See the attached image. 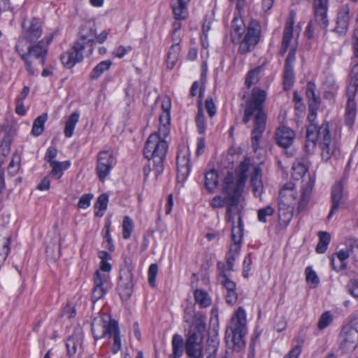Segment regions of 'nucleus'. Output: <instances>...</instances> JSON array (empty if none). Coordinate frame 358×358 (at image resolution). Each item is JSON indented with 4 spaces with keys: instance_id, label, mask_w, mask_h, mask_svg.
<instances>
[{
    "instance_id": "412c9836",
    "label": "nucleus",
    "mask_w": 358,
    "mask_h": 358,
    "mask_svg": "<svg viewBox=\"0 0 358 358\" xmlns=\"http://www.w3.org/2000/svg\"><path fill=\"white\" fill-rule=\"evenodd\" d=\"M343 189V185L341 182H337L332 187L331 194L332 206L328 215V219H331L333 215L338 210L341 201L345 196Z\"/></svg>"
},
{
    "instance_id": "69168bd1",
    "label": "nucleus",
    "mask_w": 358,
    "mask_h": 358,
    "mask_svg": "<svg viewBox=\"0 0 358 358\" xmlns=\"http://www.w3.org/2000/svg\"><path fill=\"white\" fill-rule=\"evenodd\" d=\"M296 50L294 48L289 50L285 62V67H293V64L296 59Z\"/></svg>"
},
{
    "instance_id": "e2e57ef3",
    "label": "nucleus",
    "mask_w": 358,
    "mask_h": 358,
    "mask_svg": "<svg viewBox=\"0 0 358 358\" xmlns=\"http://www.w3.org/2000/svg\"><path fill=\"white\" fill-rule=\"evenodd\" d=\"M110 222H108L106 224V226H105V228H106V233H105V235H104V238L106 240L107 243H108V245L106 246V248L110 250V251H113L114 250V245L113 243V240H112V238L110 236Z\"/></svg>"
},
{
    "instance_id": "09e8293b",
    "label": "nucleus",
    "mask_w": 358,
    "mask_h": 358,
    "mask_svg": "<svg viewBox=\"0 0 358 358\" xmlns=\"http://www.w3.org/2000/svg\"><path fill=\"white\" fill-rule=\"evenodd\" d=\"M134 222L129 216H124L122 222V236L124 239H129L134 230Z\"/></svg>"
},
{
    "instance_id": "f3484780",
    "label": "nucleus",
    "mask_w": 358,
    "mask_h": 358,
    "mask_svg": "<svg viewBox=\"0 0 358 358\" xmlns=\"http://www.w3.org/2000/svg\"><path fill=\"white\" fill-rule=\"evenodd\" d=\"M185 351L186 355L195 356L196 354L203 352V336L189 329L186 334L185 341Z\"/></svg>"
},
{
    "instance_id": "c756f323",
    "label": "nucleus",
    "mask_w": 358,
    "mask_h": 358,
    "mask_svg": "<svg viewBox=\"0 0 358 358\" xmlns=\"http://www.w3.org/2000/svg\"><path fill=\"white\" fill-rule=\"evenodd\" d=\"M50 165L52 167L50 173V176L59 179L62 176L64 171L70 167L71 163L69 161L52 162Z\"/></svg>"
},
{
    "instance_id": "bb28decb",
    "label": "nucleus",
    "mask_w": 358,
    "mask_h": 358,
    "mask_svg": "<svg viewBox=\"0 0 358 358\" xmlns=\"http://www.w3.org/2000/svg\"><path fill=\"white\" fill-rule=\"evenodd\" d=\"M294 207L278 203V218L282 224H287L292 219Z\"/></svg>"
},
{
    "instance_id": "58836bf2",
    "label": "nucleus",
    "mask_w": 358,
    "mask_h": 358,
    "mask_svg": "<svg viewBox=\"0 0 358 358\" xmlns=\"http://www.w3.org/2000/svg\"><path fill=\"white\" fill-rule=\"evenodd\" d=\"M195 301L201 307L206 308L211 305L212 301L209 294L201 289H196L194 292Z\"/></svg>"
},
{
    "instance_id": "de8ad7c7",
    "label": "nucleus",
    "mask_w": 358,
    "mask_h": 358,
    "mask_svg": "<svg viewBox=\"0 0 358 358\" xmlns=\"http://www.w3.org/2000/svg\"><path fill=\"white\" fill-rule=\"evenodd\" d=\"M294 79L293 67L284 66L283 85L286 90H290L292 87Z\"/></svg>"
},
{
    "instance_id": "39448f33",
    "label": "nucleus",
    "mask_w": 358,
    "mask_h": 358,
    "mask_svg": "<svg viewBox=\"0 0 358 358\" xmlns=\"http://www.w3.org/2000/svg\"><path fill=\"white\" fill-rule=\"evenodd\" d=\"M314 182V180L309 178L308 180L301 187L299 196L294 184L291 182L285 184L280 191L278 203L294 207L297 205V211L302 212L309 203Z\"/></svg>"
},
{
    "instance_id": "4be33fe9",
    "label": "nucleus",
    "mask_w": 358,
    "mask_h": 358,
    "mask_svg": "<svg viewBox=\"0 0 358 358\" xmlns=\"http://www.w3.org/2000/svg\"><path fill=\"white\" fill-rule=\"evenodd\" d=\"M262 171L259 165L253 167L250 176V184L255 196H262L264 191V185L262 180Z\"/></svg>"
},
{
    "instance_id": "72a5a7b5",
    "label": "nucleus",
    "mask_w": 358,
    "mask_h": 358,
    "mask_svg": "<svg viewBox=\"0 0 358 358\" xmlns=\"http://www.w3.org/2000/svg\"><path fill=\"white\" fill-rule=\"evenodd\" d=\"M10 236L5 234L0 235V264L3 263L7 258L10 252Z\"/></svg>"
},
{
    "instance_id": "dca6fc26",
    "label": "nucleus",
    "mask_w": 358,
    "mask_h": 358,
    "mask_svg": "<svg viewBox=\"0 0 358 358\" xmlns=\"http://www.w3.org/2000/svg\"><path fill=\"white\" fill-rule=\"evenodd\" d=\"M115 163V160L111 151L102 150L99 152L96 171L101 180H103L107 177Z\"/></svg>"
},
{
    "instance_id": "2eb2a0df",
    "label": "nucleus",
    "mask_w": 358,
    "mask_h": 358,
    "mask_svg": "<svg viewBox=\"0 0 358 358\" xmlns=\"http://www.w3.org/2000/svg\"><path fill=\"white\" fill-rule=\"evenodd\" d=\"M190 153L187 148L179 150L177 155V180L178 182H184L190 172Z\"/></svg>"
},
{
    "instance_id": "6e6d98bb",
    "label": "nucleus",
    "mask_w": 358,
    "mask_h": 358,
    "mask_svg": "<svg viewBox=\"0 0 358 358\" xmlns=\"http://www.w3.org/2000/svg\"><path fill=\"white\" fill-rule=\"evenodd\" d=\"M332 316L329 313V312H325L324 313L317 323L318 329L320 330H322L327 327L332 322Z\"/></svg>"
},
{
    "instance_id": "3c124183",
    "label": "nucleus",
    "mask_w": 358,
    "mask_h": 358,
    "mask_svg": "<svg viewBox=\"0 0 358 358\" xmlns=\"http://www.w3.org/2000/svg\"><path fill=\"white\" fill-rule=\"evenodd\" d=\"M306 282L311 287H315L320 282V280L310 266H308L305 270Z\"/></svg>"
},
{
    "instance_id": "7ed1b4c3",
    "label": "nucleus",
    "mask_w": 358,
    "mask_h": 358,
    "mask_svg": "<svg viewBox=\"0 0 358 358\" xmlns=\"http://www.w3.org/2000/svg\"><path fill=\"white\" fill-rule=\"evenodd\" d=\"M231 39L234 43H240L238 51L241 54H245L252 50L259 43L261 26L257 21L252 20L248 27V31L243 41H241L242 34L245 31L243 21L241 18L235 16L231 22Z\"/></svg>"
},
{
    "instance_id": "f257e3e1",
    "label": "nucleus",
    "mask_w": 358,
    "mask_h": 358,
    "mask_svg": "<svg viewBox=\"0 0 358 358\" xmlns=\"http://www.w3.org/2000/svg\"><path fill=\"white\" fill-rule=\"evenodd\" d=\"M306 138L305 150L308 154L313 153L318 145L324 161L328 162L331 158L337 159L340 156L339 148L332 140L327 122L323 123L319 129L313 124L310 125L306 131Z\"/></svg>"
},
{
    "instance_id": "a878e982",
    "label": "nucleus",
    "mask_w": 358,
    "mask_h": 358,
    "mask_svg": "<svg viewBox=\"0 0 358 358\" xmlns=\"http://www.w3.org/2000/svg\"><path fill=\"white\" fill-rule=\"evenodd\" d=\"M172 353L169 358H180L185 350V341L183 337L178 334H173L171 340Z\"/></svg>"
},
{
    "instance_id": "9b49d317",
    "label": "nucleus",
    "mask_w": 358,
    "mask_h": 358,
    "mask_svg": "<svg viewBox=\"0 0 358 358\" xmlns=\"http://www.w3.org/2000/svg\"><path fill=\"white\" fill-rule=\"evenodd\" d=\"M339 348L343 352H352L358 344V317L344 326L339 336Z\"/></svg>"
},
{
    "instance_id": "423d86ee",
    "label": "nucleus",
    "mask_w": 358,
    "mask_h": 358,
    "mask_svg": "<svg viewBox=\"0 0 358 358\" xmlns=\"http://www.w3.org/2000/svg\"><path fill=\"white\" fill-rule=\"evenodd\" d=\"M92 331L95 340L106 338L112 343L111 351L117 354L122 348L118 323L108 316L96 319L92 324Z\"/></svg>"
},
{
    "instance_id": "a19ab883",
    "label": "nucleus",
    "mask_w": 358,
    "mask_h": 358,
    "mask_svg": "<svg viewBox=\"0 0 358 358\" xmlns=\"http://www.w3.org/2000/svg\"><path fill=\"white\" fill-rule=\"evenodd\" d=\"M47 120V114L43 113L34 121L31 132L34 136H38L43 133L44 129V124Z\"/></svg>"
},
{
    "instance_id": "864d4df0",
    "label": "nucleus",
    "mask_w": 358,
    "mask_h": 358,
    "mask_svg": "<svg viewBox=\"0 0 358 358\" xmlns=\"http://www.w3.org/2000/svg\"><path fill=\"white\" fill-rule=\"evenodd\" d=\"M260 70V67H257L248 73L245 78V85L248 88L259 80V73Z\"/></svg>"
},
{
    "instance_id": "a211bd4d",
    "label": "nucleus",
    "mask_w": 358,
    "mask_h": 358,
    "mask_svg": "<svg viewBox=\"0 0 358 358\" xmlns=\"http://www.w3.org/2000/svg\"><path fill=\"white\" fill-rule=\"evenodd\" d=\"M266 93L264 90L255 87L252 90L250 99L246 102L244 112H263Z\"/></svg>"
},
{
    "instance_id": "338daca9",
    "label": "nucleus",
    "mask_w": 358,
    "mask_h": 358,
    "mask_svg": "<svg viewBox=\"0 0 358 358\" xmlns=\"http://www.w3.org/2000/svg\"><path fill=\"white\" fill-rule=\"evenodd\" d=\"M108 203V196L105 194H102L97 199L96 206L99 208L100 210H106L107 208Z\"/></svg>"
},
{
    "instance_id": "a18cd8bd",
    "label": "nucleus",
    "mask_w": 358,
    "mask_h": 358,
    "mask_svg": "<svg viewBox=\"0 0 358 358\" xmlns=\"http://www.w3.org/2000/svg\"><path fill=\"white\" fill-rule=\"evenodd\" d=\"M20 155L18 152L13 153L8 166V171L11 176H15L17 173L20 167Z\"/></svg>"
},
{
    "instance_id": "4c0bfd02",
    "label": "nucleus",
    "mask_w": 358,
    "mask_h": 358,
    "mask_svg": "<svg viewBox=\"0 0 358 358\" xmlns=\"http://www.w3.org/2000/svg\"><path fill=\"white\" fill-rule=\"evenodd\" d=\"M79 118L78 113H72L67 117L64 127V135L66 138H70L73 136L74 129Z\"/></svg>"
},
{
    "instance_id": "f03ea898",
    "label": "nucleus",
    "mask_w": 358,
    "mask_h": 358,
    "mask_svg": "<svg viewBox=\"0 0 358 358\" xmlns=\"http://www.w3.org/2000/svg\"><path fill=\"white\" fill-rule=\"evenodd\" d=\"M52 36H48L39 41L36 45H28L25 51L23 41H18L15 50L24 61L26 70L30 76L38 72V67L45 64L48 45L52 41Z\"/></svg>"
},
{
    "instance_id": "7c9ffc66",
    "label": "nucleus",
    "mask_w": 358,
    "mask_h": 358,
    "mask_svg": "<svg viewBox=\"0 0 358 358\" xmlns=\"http://www.w3.org/2000/svg\"><path fill=\"white\" fill-rule=\"evenodd\" d=\"M313 22H315L318 26L327 31L329 24V20L328 18V10H315Z\"/></svg>"
},
{
    "instance_id": "1a4fd4ad",
    "label": "nucleus",
    "mask_w": 358,
    "mask_h": 358,
    "mask_svg": "<svg viewBox=\"0 0 358 358\" xmlns=\"http://www.w3.org/2000/svg\"><path fill=\"white\" fill-rule=\"evenodd\" d=\"M99 258L101 259L99 269L94 276V288L92 294V300L94 303L102 299L108 290L111 287L109 272L111 271V264L108 262L111 255L106 251H99Z\"/></svg>"
},
{
    "instance_id": "8fccbe9b",
    "label": "nucleus",
    "mask_w": 358,
    "mask_h": 358,
    "mask_svg": "<svg viewBox=\"0 0 358 358\" xmlns=\"http://www.w3.org/2000/svg\"><path fill=\"white\" fill-rule=\"evenodd\" d=\"M218 280L227 292L236 289L235 282L227 277V275L224 273V271H220Z\"/></svg>"
},
{
    "instance_id": "0eeeda50",
    "label": "nucleus",
    "mask_w": 358,
    "mask_h": 358,
    "mask_svg": "<svg viewBox=\"0 0 358 358\" xmlns=\"http://www.w3.org/2000/svg\"><path fill=\"white\" fill-rule=\"evenodd\" d=\"M162 135L154 133L150 135L144 147V155L149 161L152 160L156 175L164 171V161L166 158L168 143Z\"/></svg>"
},
{
    "instance_id": "0e129e2a",
    "label": "nucleus",
    "mask_w": 358,
    "mask_h": 358,
    "mask_svg": "<svg viewBox=\"0 0 358 358\" xmlns=\"http://www.w3.org/2000/svg\"><path fill=\"white\" fill-rule=\"evenodd\" d=\"M57 155V150L54 147H50L45 153V159L51 164V162H56L55 158H56Z\"/></svg>"
},
{
    "instance_id": "393cba45",
    "label": "nucleus",
    "mask_w": 358,
    "mask_h": 358,
    "mask_svg": "<svg viewBox=\"0 0 358 358\" xmlns=\"http://www.w3.org/2000/svg\"><path fill=\"white\" fill-rule=\"evenodd\" d=\"M190 0H172L171 7L174 17L177 20H185L188 15L187 5Z\"/></svg>"
},
{
    "instance_id": "aec40b11",
    "label": "nucleus",
    "mask_w": 358,
    "mask_h": 358,
    "mask_svg": "<svg viewBox=\"0 0 358 358\" xmlns=\"http://www.w3.org/2000/svg\"><path fill=\"white\" fill-rule=\"evenodd\" d=\"M296 137L294 130L286 126L279 127L275 131V141L277 144L283 148L290 147Z\"/></svg>"
},
{
    "instance_id": "5701e85b",
    "label": "nucleus",
    "mask_w": 358,
    "mask_h": 358,
    "mask_svg": "<svg viewBox=\"0 0 358 358\" xmlns=\"http://www.w3.org/2000/svg\"><path fill=\"white\" fill-rule=\"evenodd\" d=\"M316 85L309 81L306 85V94L308 100L309 112H316L320 109L321 99L315 94Z\"/></svg>"
},
{
    "instance_id": "774afa93",
    "label": "nucleus",
    "mask_w": 358,
    "mask_h": 358,
    "mask_svg": "<svg viewBox=\"0 0 358 358\" xmlns=\"http://www.w3.org/2000/svg\"><path fill=\"white\" fill-rule=\"evenodd\" d=\"M313 10H329V0L314 1L313 3Z\"/></svg>"
},
{
    "instance_id": "e433bc0d",
    "label": "nucleus",
    "mask_w": 358,
    "mask_h": 358,
    "mask_svg": "<svg viewBox=\"0 0 358 358\" xmlns=\"http://www.w3.org/2000/svg\"><path fill=\"white\" fill-rule=\"evenodd\" d=\"M81 339L80 334L73 335L67 339L66 347L69 355L72 356L76 353L78 347L81 345Z\"/></svg>"
},
{
    "instance_id": "680f3d73",
    "label": "nucleus",
    "mask_w": 358,
    "mask_h": 358,
    "mask_svg": "<svg viewBox=\"0 0 358 358\" xmlns=\"http://www.w3.org/2000/svg\"><path fill=\"white\" fill-rule=\"evenodd\" d=\"M196 313H196L194 311L193 306L187 307L184 310V316H183L184 321L188 324L192 323V320L194 319V314H196Z\"/></svg>"
},
{
    "instance_id": "49530a36",
    "label": "nucleus",
    "mask_w": 358,
    "mask_h": 358,
    "mask_svg": "<svg viewBox=\"0 0 358 358\" xmlns=\"http://www.w3.org/2000/svg\"><path fill=\"white\" fill-rule=\"evenodd\" d=\"M243 235V225L241 216H238V226H233L231 229V238L233 242L241 243Z\"/></svg>"
},
{
    "instance_id": "bf43d9fd",
    "label": "nucleus",
    "mask_w": 358,
    "mask_h": 358,
    "mask_svg": "<svg viewBox=\"0 0 358 358\" xmlns=\"http://www.w3.org/2000/svg\"><path fill=\"white\" fill-rule=\"evenodd\" d=\"M206 117L203 113H198L196 117V123L199 134H203L206 131Z\"/></svg>"
},
{
    "instance_id": "603ef678",
    "label": "nucleus",
    "mask_w": 358,
    "mask_h": 358,
    "mask_svg": "<svg viewBox=\"0 0 358 358\" xmlns=\"http://www.w3.org/2000/svg\"><path fill=\"white\" fill-rule=\"evenodd\" d=\"M274 212V208L271 206L259 209L257 211L258 220L261 222H266L267 217L272 216Z\"/></svg>"
},
{
    "instance_id": "f8f14e48",
    "label": "nucleus",
    "mask_w": 358,
    "mask_h": 358,
    "mask_svg": "<svg viewBox=\"0 0 358 358\" xmlns=\"http://www.w3.org/2000/svg\"><path fill=\"white\" fill-rule=\"evenodd\" d=\"M133 266L130 261L125 262V267L121 268L118 290L122 299H128L133 292Z\"/></svg>"
},
{
    "instance_id": "37998d69",
    "label": "nucleus",
    "mask_w": 358,
    "mask_h": 358,
    "mask_svg": "<svg viewBox=\"0 0 358 358\" xmlns=\"http://www.w3.org/2000/svg\"><path fill=\"white\" fill-rule=\"evenodd\" d=\"M191 324L194 325L195 329L196 330L195 331L196 333H198L200 336H203V333L206 329V322L205 317L201 313L197 312L196 314H194V319Z\"/></svg>"
},
{
    "instance_id": "cd10ccee",
    "label": "nucleus",
    "mask_w": 358,
    "mask_h": 358,
    "mask_svg": "<svg viewBox=\"0 0 358 358\" xmlns=\"http://www.w3.org/2000/svg\"><path fill=\"white\" fill-rule=\"evenodd\" d=\"M219 178L217 172L212 169L205 174L204 185L208 192L213 193L218 185Z\"/></svg>"
},
{
    "instance_id": "6ab92c4d",
    "label": "nucleus",
    "mask_w": 358,
    "mask_h": 358,
    "mask_svg": "<svg viewBox=\"0 0 358 358\" xmlns=\"http://www.w3.org/2000/svg\"><path fill=\"white\" fill-rule=\"evenodd\" d=\"M348 245L350 246V248L342 249L334 255L338 258L339 262L338 264H336L334 256L331 258V266L333 268L338 272L345 270L347 268V264L345 261L350 257V253L352 252V248L354 246H358V241L357 240L350 239L348 241Z\"/></svg>"
},
{
    "instance_id": "b1692460",
    "label": "nucleus",
    "mask_w": 358,
    "mask_h": 358,
    "mask_svg": "<svg viewBox=\"0 0 358 358\" xmlns=\"http://www.w3.org/2000/svg\"><path fill=\"white\" fill-rule=\"evenodd\" d=\"M4 131V136L1 140L0 151L3 156H6L10 152V144L14 136L13 129L8 124L0 125V133Z\"/></svg>"
},
{
    "instance_id": "4468645a",
    "label": "nucleus",
    "mask_w": 358,
    "mask_h": 358,
    "mask_svg": "<svg viewBox=\"0 0 358 358\" xmlns=\"http://www.w3.org/2000/svg\"><path fill=\"white\" fill-rule=\"evenodd\" d=\"M350 19V6L347 3L341 5L338 9L335 20L336 26L332 29V31L336 33L340 36H345L348 31Z\"/></svg>"
},
{
    "instance_id": "c9c22d12",
    "label": "nucleus",
    "mask_w": 358,
    "mask_h": 358,
    "mask_svg": "<svg viewBox=\"0 0 358 358\" xmlns=\"http://www.w3.org/2000/svg\"><path fill=\"white\" fill-rule=\"evenodd\" d=\"M112 65L110 60H105L99 63L91 71L90 78L92 80L99 78L105 71L109 70Z\"/></svg>"
},
{
    "instance_id": "5fc2aeb1",
    "label": "nucleus",
    "mask_w": 358,
    "mask_h": 358,
    "mask_svg": "<svg viewBox=\"0 0 358 358\" xmlns=\"http://www.w3.org/2000/svg\"><path fill=\"white\" fill-rule=\"evenodd\" d=\"M347 289L350 295L355 298H358V276H355L350 279Z\"/></svg>"
},
{
    "instance_id": "f704fd0d",
    "label": "nucleus",
    "mask_w": 358,
    "mask_h": 358,
    "mask_svg": "<svg viewBox=\"0 0 358 358\" xmlns=\"http://www.w3.org/2000/svg\"><path fill=\"white\" fill-rule=\"evenodd\" d=\"M219 343V338L216 336L208 338L206 347V358H215Z\"/></svg>"
},
{
    "instance_id": "79ce46f5",
    "label": "nucleus",
    "mask_w": 358,
    "mask_h": 358,
    "mask_svg": "<svg viewBox=\"0 0 358 358\" xmlns=\"http://www.w3.org/2000/svg\"><path fill=\"white\" fill-rule=\"evenodd\" d=\"M318 236L319 242L316 247V251L318 253L322 254L327 250L331 237L329 234L325 231L319 232Z\"/></svg>"
},
{
    "instance_id": "c85d7f7f",
    "label": "nucleus",
    "mask_w": 358,
    "mask_h": 358,
    "mask_svg": "<svg viewBox=\"0 0 358 358\" xmlns=\"http://www.w3.org/2000/svg\"><path fill=\"white\" fill-rule=\"evenodd\" d=\"M224 194L226 195V197L223 199L220 196H215L210 201V206L213 208H222L224 205L227 203L228 204V208L227 210V218L228 221H231V208L232 206H234L235 205H231L229 200L228 199V195L224 192Z\"/></svg>"
},
{
    "instance_id": "052dcab7",
    "label": "nucleus",
    "mask_w": 358,
    "mask_h": 358,
    "mask_svg": "<svg viewBox=\"0 0 358 358\" xmlns=\"http://www.w3.org/2000/svg\"><path fill=\"white\" fill-rule=\"evenodd\" d=\"M92 199V194H83L80 198L78 203V206L80 208H87L90 206V201Z\"/></svg>"
},
{
    "instance_id": "2f4dec72",
    "label": "nucleus",
    "mask_w": 358,
    "mask_h": 358,
    "mask_svg": "<svg viewBox=\"0 0 358 358\" xmlns=\"http://www.w3.org/2000/svg\"><path fill=\"white\" fill-rule=\"evenodd\" d=\"M159 120V127L157 133L162 135L164 138H166L170 131V113H161Z\"/></svg>"
},
{
    "instance_id": "13d9d810",
    "label": "nucleus",
    "mask_w": 358,
    "mask_h": 358,
    "mask_svg": "<svg viewBox=\"0 0 358 358\" xmlns=\"http://www.w3.org/2000/svg\"><path fill=\"white\" fill-rule=\"evenodd\" d=\"M358 90V81L357 79L354 80H350L349 85L347 88L348 98H355L357 91Z\"/></svg>"
},
{
    "instance_id": "6e6552de",
    "label": "nucleus",
    "mask_w": 358,
    "mask_h": 358,
    "mask_svg": "<svg viewBox=\"0 0 358 358\" xmlns=\"http://www.w3.org/2000/svg\"><path fill=\"white\" fill-rule=\"evenodd\" d=\"M250 166V160L245 159L241 162L236 169L237 178L234 181V176L231 173H228L224 180L223 192L228 195L231 205H237L242 189L245 186L248 178V171Z\"/></svg>"
},
{
    "instance_id": "c03bdc74",
    "label": "nucleus",
    "mask_w": 358,
    "mask_h": 358,
    "mask_svg": "<svg viewBox=\"0 0 358 358\" xmlns=\"http://www.w3.org/2000/svg\"><path fill=\"white\" fill-rule=\"evenodd\" d=\"M266 113H256L255 116V127L252 132L262 134L266 125Z\"/></svg>"
},
{
    "instance_id": "20e7f679",
    "label": "nucleus",
    "mask_w": 358,
    "mask_h": 358,
    "mask_svg": "<svg viewBox=\"0 0 358 358\" xmlns=\"http://www.w3.org/2000/svg\"><path fill=\"white\" fill-rule=\"evenodd\" d=\"M80 38L74 43L72 48L63 53L60 57L63 65L68 69L72 68L76 63L81 62L83 60V52L86 45H90V54H92L93 51L96 36L95 29L92 27L83 26L80 29Z\"/></svg>"
},
{
    "instance_id": "473e14b6",
    "label": "nucleus",
    "mask_w": 358,
    "mask_h": 358,
    "mask_svg": "<svg viewBox=\"0 0 358 358\" xmlns=\"http://www.w3.org/2000/svg\"><path fill=\"white\" fill-rule=\"evenodd\" d=\"M294 16H291L287 19L285 22L282 43L283 44L289 45V43L293 37V29H294Z\"/></svg>"
},
{
    "instance_id": "9d476101",
    "label": "nucleus",
    "mask_w": 358,
    "mask_h": 358,
    "mask_svg": "<svg viewBox=\"0 0 358 358\" xmlns=\"http://www.w3.org/2000/svg\"><path fill=\"white\" fill-rule=\"evenodd\" d=\"M247 332V319L245 310L239 307L231 317L227 330V337L231 338L234 344L241 345L244 343L243 337Z\"/></svg>"
},
{
    "instance_id": "4d7b16f0",
    "label": "nucleus",
    "mask_w": 358,
    "mask_h": 358,
    "mask_svg": "<svg viewBox=\"0 0 358 358\" xmlns=\"http://www.w3.org/2000/svg\"><path fill=\"white\" fill-rule=\"evenodd\" d=\"M158 273V266L156 264H152L148 269V282L150 285L152 287L155 286L156 284V277Z\"/></svg>"
},
{
    "instance_id": "ea45409f",
    "label": "nucleus",
    "mask_w": 358,
    "mask_h": 358,
    "mask_svg": "<svg viewBox=\"0 0 358 358\" xmlns=\"http://www.w3.org/2000/svg\"><path fill=\"white\" fill-rule=\"evenodd\" d=\"M180 50V47L177 44H173L172 46L171 47L167 54L166 59L167 67L169 69H171L175 66L178 59Z\"/></svg>"
},
{
    "instance_id": "ddd939ff",
    "label": "nucleus",
    "mask_w": 358,
    "mask_h": 358,
    "mask_svg": "<svg viewBox=\"0 0 358 358\" xmlns=\"http://www.w3.org/2000/svg\"><path fill=\"white\" fill-rule=\"evenodd\" d=\"M22 40L28 43L36 42L41 36L43 32L41 22L39 19L36 17L25 18L22 23Z\"/></svg>"
}]
</instances>
